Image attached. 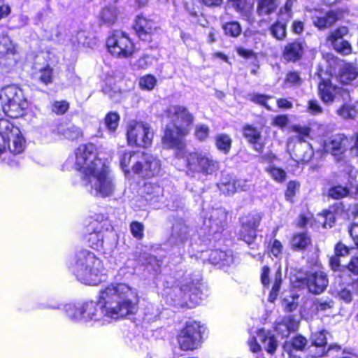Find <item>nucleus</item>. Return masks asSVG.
I'll return each mask as SVG.
<instances>
[{"label": "nucleus", "mask_w": 358, "mask_h": 358, "mask_svg": "<svg viewBox=\"0 0 358 358\" xmlns=\"http://www.w3.org/2000/svg\"><path fill=\"white\" fill-rule=\"evenodd\" d=\"M307 110L309 113L316 115L321 114L323 111L322 106L317 100H310L308 103Z\"/></svg>", "instance_id": "obj_59"}, {"label": "nucleus", "mask_w": 358, "mask_h": 358, "mask_svg": "<svg viewBox=\"0 0 358 358\" xmlns=\"http://www.w3.org/2000/svg\"><path fill=\"white\" fill-rule=\"evenodd\" d=\"M75 168L82 173V178L89 176L106 164L96 156V146L92 143L82 144L75 151Z\"/></svg>", "instance_id": "obj_7"}, {"label": "nucleus", "mask_w": 358, "mask_h": 358, "mask_svg": "<svg viewBox=\"0 0 358 358\" xmlns=\"http://www.w3.org/2000/svg\"><path fill=\"white\" fill-rule=\"evenodd\" d=\"M334 77L322 78L318 85V92L322 101L328 105L331 104L334 101L341 96L343 101L350 99V91L347 88L340 87L334 83Z\"/></svg>", "instance_id": "obj_9"}, {"label": "nucleus", "mask_w": 358, "mask_h": 358, "mask_svg": "<svg viewBox=\"0 0 358 358\" xmlns=\"http://www.w3.org/2000/svg\"><path fill=\"white\" fill-rule=\"evenodd\" d=\"M0 101L3 112L11 118L22 116L28 107L22 90L14 85H7L0 90Z\"/></svg>", "instance_id": "obj_6"}, {"label": "nucleus", "mask_w": 358, "mask_h": 358, "mask_svg": "<svg viewBox=\"0 0 358 358\" xmlns=\"http://www.w3.org/2000/svg\"><path fill=\"white\" fill-rule=\"evenodd\" d=\"M278 7L277 0H259L257 12L259 15H270Z\"/></svg>", "instance_id": "obj_32"}, {"label": "nucleus", "mask_w": 358, "mask_h": 358, "mask_svg": "<svg viewBox=\"0 0 358 358\" xmlns=\"http://www.w3.org/2000/svg\"><path fill=\"white\" fill-rule=\"evenodd\" d=\"M156 29L155 23L143 17L136 19V34L143 41L151 40V35Z\"/></svg>", "instance_id": "obj_22"}, {"label": "nucleus", "mask_w": 358, "mask_h": 358, "mask_svg": "<svg viewBox=\"0 0 358 358\" xmlns=\"http://www.w3.org/2000/svg\"><path fill=\"white\" fill-rule=\"evenodd\" d=\"M257 334L259 341L264 345L265 350L268 353L273 354L278 348V342L275 336L264 329H259Z\"/></svg>", "instance_id": "obj_24"}, {"label": "nucleus", "mask_w": 358, "mask_h": 358, "mask_svg": "<svg viewBox=\"0 0 358 358\" xmlns=\"http://www.w3.org/2000/svg\"><path fill=\"white\" fill-rule=\"evenodd\" d=\"M337 113L344 119H354L358 114V110L355 108V103L352 106L343 104L337 110Z\"/></svg>", "instance_id": "obj_42"}, {"label": "nucleus", "mask_w": 358, "mask_h": 358, "mask_svg": "<svg viewBox=\"0 0 358 358\" xmlns=\"http://www.w3.org/2000/svg\"><path fill=\"white\" fill-rule=\"evenodd\" d=\"M190 231V228L183 220L176 221L172 227L169 242L173 245L183 244L187 241Z\"/></svg>", "instance_id": "obj_18"}, {"label": "nucleus", "mask_w": 358, "mask_h": 358, "mask_svg": "<svg viewBox=\"0 0 358 358\" xmlns=\"http://www.w3.org/2000/svg\"><path fill=\"white\" fill-rule=\"evenodd\" d=\"M157 84L156 78L151 75H147L140 78L139 86L143 90H152Z\"/></svg>", "instance_id": "obj_47"}, {"label": "nucleus", "mask_w": 358, "mask_h": 358, "mask_svg": "<svg viewBox=\"0 0 358 358\" xmlns=\"http://www.w3.org/2000/svg\"><path fill=\"white\" fill-rule=\"evenodd\" d=\"M104 234L105 231L99 230L98 227L93 232L89 234L88 242L92 248L96 250L101 249L103 244Z\"/></svg>", "instance_id": "obj_36"}, {"label": "nucleus", "mask_w": 358, "mask_h": 358, "mask_svg": "<svg viewBox=\"0 0 358 358\" xmlns=\"http://www.w3.org/2000/svg\"><path fill=\"white\" fill-rule=\"evenodd\" d=\"M103 250L105 257L112 263H117L120 256L119 250L117 248L118 236L115 231L113 229L105 230L104 238L103 241Z\"/></svg>", "instance_id": "obj_14"}, {"label": "nucleus", "mask_w": 358, "mask_h": 358, "mask_svg": "<svg viewBox=\"0 0 358 358\" xmlns=\"http://www.w3.org/2000/svg\"><path fill=\"white\" fill-rule=\"evenodd\" d=\"M315 351L310 349V355L312 357H321L327 355V352L331 350H340L341 348L338 345H331L329 346L327 350H325V347H315Z\"/></svg>", "instance_id": "obj_53"}, {"label": "nucleus", "mask_w": 358, "mask_h": 358, "mask_svg": "<svg viewBox=\"0 0 358 358\" xmlns=\"http://www.w3.org/2000/svg\"><path fill=\"white\" fill-rule=\"evenodd\" d=\"M348 32L349 30L347 27H339L329 34L327 40L331 45H332L336 42L337 43V41L343 40V37L348 35Z\"/></svg>", "instance_id": "obj_38"}, {"label": "nucleus", "mask_w": 358, "mask_h": 358, "mask_svg": "<svg viewBox=\"0 0 358 358\" xmlns=\"http://www.w3.org/2000/svg\"><path fill=\"white\" fill-rule=\"evenodd\" d=\"M15 54L14 45L7 35L0 36V59Z\"/></svg>", "instance_id": "obj_35"}, {"label": "nucleus", "mask_w": 358, "mask_h": 358, "mask_svg": "<svg viewBox=\"0 0 358 358\" xmlns=\"http://www.w3.org/2000/svg\"><path fill=\"white\" fill-rule=\"evenodd\" d=\"M310 244V238L306 233L301 232L295 234L291 241L292 248L304 250Z\"/></svg>", "instance_id": "obj_34"}, {"label": "nucleus", "mask_w": 358, "mask_h": 358, "mask_svg": "<svg viewBox=\"0 0 358 358\" xmlns=\"http://www.w3.org/2000/svg\"><path fill=\"white\" fill-rule=\"evenodd\" d=\"M66 316L72 321H83V304L68 303L64 306Z\"/></svg>", "instance_id": "obj_31"}, {"label": "nucleus", "mask_w": 358, "mask_h": 358, "mask_svg": "<svg viewBox=\"0 0 358 358\" xmlns=\"http://www.w3.org/2000/svg\"><path fill=\"white\" fill-rule=\"evenodd\" d=\"M120 122V115L116 112H109L104 118V125L107 130L113 134L115 132Z\"/></svg>", "instance_id": "obj_37"}, {"label": "nucleus", "mask_w": 358, "mask_h": 358, "mask_svg": "<svg viewBox=\"0 0 358 358\" xmlns=\"http://www.w3.org/2000/svg\"><path fill=\"white\" fill-rule=\"evenodd\" d=\"M349 193V190L346 187L336 185L329 189L328 195L334 199H340L346 196Z\"/></svg>", "instance_id": "obj_45"}, {"label": "nucleus", "mask_w": 358, "mask_h": 358, "mask_svg": "<svg viewBox=\"0 0 358 358\" xmlns=\"http://www.w3.org/2000/svg\"><path fill=\"white\" fill-rule=\"evenodd\" d=\"M131 293L126 285H107L99 291L97 303H83V322L99 321L103 317L115 320L131 318L129 313L130 302L128 296Z\"/></svg>", "instance_id": "obj_1"}, {"label": "nucleus", "mask_w": 358, "mask_h": 358, "mask_svg": "<svg viewBox=\"0 0 358 358\" xmlns=\"http://www.w3.org/2000/svg\"><path fill=\"white\" fill-rule=\"evenodd\" d=\"M143 259H145V262L148 266H150L151 268L155 272L157 273L159 271L162 262L157 259L155 257L151 256L150 255L143 254L142 257Z\"/></svg>", "instance_id": "obj_51"}, {"label": "nucleus", "mask_w": 358, "mask_h": 358, "mask_svg": "<svg viewBox=\"0 0 358 358\" xmlns=\"http://www.w3.org/2000/svg\"><path fill=\"white\" fill-rule=\"evenodd\" d=\"M160 188L159 186L154 185L151 183L145 182L143 186L139 189V192L142 194L154 195L159 192Z\"/></svg>", "instance_id": "obj_57"}, {"label": "nucleus", "mask_w": 358, "mask_h": 358, "mask_svg": "<svg viewBox=\"0 0 358 358\" xmlns=\"http://www.w3.org/2000/svg\"><path fill=\"white\" fill-rule=\"evenodd\" d=\"M334 301L328 297L316 298L313 301L312 310L316 313H329L334 307Z\"/></svg>", "instance_id": "obj_26"}, {"label": "nucleus", "mask_w": 358, "mask_h": 358, "mask_svg": "<svg viewBox=\"0 0 358 358\" xmlns=\"http://www.w3.org/2000/svg\"><path fill=\"white\" fill-rule=\"evenodd\" d=\"M262 218V213L256 211L251 212L242 218V226L245 229L251 228L257 229Z\"/></svg>", "instance_id": "obj_33"}, {"label": "nucleus", "mask_w": 358, "mask_h": 358, "mask_svg": "<svg viewBox=\"0 0 358 358\" xmlns=\"http://www.w3.org/2000/svg\"><path fill=\"white\" fill-rule=\"evenodd\" d=\"M83 180L85 186L90 185V194L98 197L111 196L116 187L114 177L106 164L90 173L88 177L83 178Z\"/></svg>", "instance_id": "obj_4"}, {"label": "nucleus", "mask_w": 358, "mask_h": 358, "mask_svg": "<svg viewBox=\"0 0 358 358\" xmlns=\"http://www.w3.org/2000/svg\"><path fill=\"white\" fill-rule=\"evenodd\" d=\"M272 96L261 94H253L250 95V100L259 105L263 106L268 110H272L271 106L267 104V101Z\"/></svg>", "instance_id": "obj_49"}, {"label": "nucleus", "mask_w": 358, "mask_h": 358, "mask_svg": "<svg viewBox=\"0 0 358 358\" xmlns=\"http://www.w3.org/2000/svg\"><path fill=\"white\" fill-rule=\"evenodd\" d=\"M186 162L188 175H211L219 169V162L202 152H189L186 157Z\"/></svg>", "instance_id": "obj_8"}, {"label": "nucleus", "mask_w": 358, "mask_h": 358, "mask_svg": "<svg viewBox=\"0 0 358 358\" xmlns=\"http://www.w3.org/2000/svg\"><path fill=\"white\" fill-rule=\"evenodd\" d=\"M239 236L241 239L243 240L248 245H250L256 238V229L248 227V229H245V227L242 226Z\"/></svg>", "instance_id": "obj_48"}, {"label": "nucleus", "mask_w": 358, "mask_h": 358, "mask_svg": "<svg viewBox=\"0 0 358 358\" xmlns=\"http://www.w3.org/2000/svg\"><path fill=\"white\" fill-rule=\"evenodd\" d=\"M296 322L291 316L284 317L276 324L275 331L282 336H288L289 333L296 329Z\"/></svg>", "instance_id": "obj_28"}, {"label": "nucleus", "mask_w": 358, "mask_h": 358, "mask_svg": "<svg viewBox=\"0 0 358 358\" xmlns=\"http://www.w3.org/2000/svg\"><path fill=\"white\" fill-rule=\"evenodd\" d=\"M69 268L79 281L86 285L95 284V278L103 268L101 260L87 249L75 253L70 259Z\"/></svg>", "instance_id": "obj_3"}, {"label": "nucleus", "mask_w": 358, "mask_h": 358, "mask_svg": "<svg viewBox=\"0 0 358 358\" xmlns=\"http://www.w3.org/2000/svg\"><path fill=\"white\" fill-rule=\"evenodd\" d=\"M220 255H223V251L220 250H214L210 251L208 255V262L212 264H220Z\"/></svg>", "instance_id": "obj_64"}, {"label": "nucleus", "mask_w": 358, "mask_h": 358, "mask_svg": "<svg viewBox=\"0 0 358 358\" xmlns=\"http://www.w3.org/2000/svg\"><path fill=\"white\" fill-rule=\"evenodd\" d=\"M58 130L59 133L61 134L65 138L71 141L78 139L83 134L80 128L71 124L61 125L58 128Z\"/></svg>", "instance_id": "obj_30"}, {"label": "nucleus", "mask_w": 358, "mask_h": 358, "mask_svg": "<svg viewBox=\"0 0 358 358\" xmlns=\"http://www.w3.org/2000/svg\"><path fill=\"white\" fill-rule=\"evenodd\" d=\"M293 4H294L293 0H287L285 6L280 9V12H279L280 15L282 16L285 15L286 20H288L292 16V8Z\"/></svg>", "instance_id": "obj_60"}, {"label": "nucleus", "mask_w": 358, "mask_h": 358, "mask_svg": "<svg viewBox=\"0 0 358 358\" xmlns=\"http://www.w3.org/2000/svg\"><path fill=\"white\" fill-rule=\"evenodd\" d=\"M110 53L119 58H127L132 55L134 51V43L128 35L121 31L115 30L106 41Z\"/></svg>", "instance_id": "obj_10"}, {"label": "nucleus", "mask_w": 358, "mask_h": 358, "mask_svg": "<svg viewBox=\"0 0 358 358\" xmlns=\"http://www.w3.org/2000/svg\"><path fill=\"white\" fill-rule=\"evenodd\" d=\"M117 18V9L115 7L111 6H106L103 8L99 15L100 24L107 26L113 24L116 22Z\"/></svg>", "instance_id": "obj_29"}, {"label": "nucleus", "mask_w": 358, "mask_h": 358, "mask_svg": "<svg viewBox=\"0 0 358 358\" xmlns=\"http://www.w3.org/2000/svg\"><path fill=\"white\" fill-rule=\"evenodd\" d=\"M136 174L143 178H151L157 176L161 168L160 161L151 154L136 151Z\"/></svg>", "instance_id": "obj_12"}, {"label": "nucleus", "mask_w": 358, "mask_h": 358, "mask_svg": "<svg viewBox=\"0 0 358 358\" xmlns=\"http://www.w3.org/2000/svg\"><path fill=\"white\" fill-rule=\"evenodd\" d=\"M227 213L223 208L212 210L204 220L203 224L213 234L222 231L227 223Z\"/></svg>", "instance_id": "obj_16"}, {"label": "nucleus", "mask_w": 358, "mask_h": 358, "mask_svg": "<svg viewBox=\"0 0 358 358\" xmlns=\"http://www.w3.org/2000/svg\"><path fill=\"white\" fill-rule=\"evenodd\" d=\"M299 187V184L296 181H289L287 184L285 192V198L287 201H292L296 190Z\"/></svg>", "instance_id": "obj_56"}, {"label": "nucleus", "mask_w": 358, "mask_h": 358, "mask_svg": "<svg viewBox=\"0 0 358 358\" xmlns=\"http://www.w3.org/2000/svg\"><path fill=\"white\" fill-rule=\"evenodd\" d=\"M129 262L127 263V264L122 267H121L117 274L115 276V282H111L109 285H126L129 289L131 294L128 296V299L129 301L130 307L129 308V313L132 316L133 315V309H134V303L133 299L134 298V290L131 284L134 279V267L132 265H129ZM132 264L131 262H130Z\"/></svg>", "instance_id": "obj_13"}, {"label": "nucleus", "mask_w": 358, "mask_h": 358, "mask_svg": "<svg viewBox=\"0 0 358 358\" xmlns=\"http://www.w3.org/2000/svg\"><path fill=\"white\" fill-rule=\"evenodd\" d=\"M271 31L274 37L282 40L286 35L285 25L280 22H276L271 27Z\"/></svg>", "instance_id": "obj_50"}, {"label": "nucleus", "mask_w": 358, "mask_h": 358, "mask_svg": "<svg viewBox=\"0 0 358 358\" xmlns=\"http://www.w3.org/2000/svg\"><path fill=\"white\" fill-rule=\"evenodd\" d=\"M306 280L308 291L314 294H322L329 285L327 275L323 271H316L308 274Z\"/></svg>", "instance_id": "obj_17"}, {"label": "nucleus", "mask_w": 358, "mask_h": 358, "mask_svg": "<svg viewBox=\"0 0 358 358\" xmlns=\"http://www.w3.org/2000/svg\"><path fill=\"white\" fill-rule=\"evenodd\" d=\"M220 190L224 194H234L236 192V180L223 177L218 184Z\"/></svg>", "instance_id": "obj_40"}, {"label": "nucleus", "mask_w": 358, "mask_h": 358, "mask_svg": "<svg viewBox=\"0 0 358 358\" xmlns=\"http://www.w3.org/2000/svg\"><path fill=\"white\" fill-rule=\"evenodd\" d=\"M165 112L172 127H166L164 143L171 148L182 150L185 147L183 138L190 132L194 117L185 106L181 105H170Z\"/></svg>", "instance_id": "obj_2"}, {"label": "nucleus", "mask_w": 358, "mask_h": 358, "mask_svg": "<svg viewBox=\"0 0 358 358\" xmlns=\"http://www.w3.org/2000/svg\"><path fill=\"white\" fill-rule=\"evenodd\" d=\"M69 104L66 101H56L52 103V110L57 115L64 114L69 109Z\"/></svg>", "instance_id": "obj_54"}, {"label": "nucleus", "mask_w": 358, "mask_h": 358, "mask_svg": "<svg viewBox=\"0 0 358 358\" xmlns=\"http://www.w3.org/2000/svg\"><path fill=\"white\" fill-rule=\"evenodd\" d=\"M267 171L275 181L282 182L285 179L286 173L282 169L271 166L267 169Z\"/></svg>", "instance_id": "obj_52"}, {"label": "nucleus", "mask_w": 358, "mask_h": 358, "mask_svg": "<svg viewBox=\"0 0 358 358\" xmlns=\"http://www.w3.org/2000/svg\"><path fill=\"white\" fill-rule=\"evenodd\" d=\"M348 139L342 134L331 136L324 143V150L326 152L331 153L336 160H340L341 157L348 149Z\"/></svg>", "instance_id": "obj_15"}, {"label": "nucleus", "mask_w": 358, "mask_h": 358, "mask_svg": "<svg viewBox=\"0 0 358 358\" xmlns=\"http://www.w3.org/2000/svg\"><path fill=\"white\" fill-rule=\"evenodd\" d=\"M24 147L25 141L20 129L8 120L0 119V156L20 155Z\"/></svg>", "instance_id": "obj_5"}, {"label": "nucleus", "mask_w": 358, "mask_h": 358, "mask_svg": "<svg viewBox=\"0 0 358 358\" xmlns=\"http://www.w3.org/2000/svg\"><path fill=\"white\" fill-rule=\"evenodd\" d=\"M285 81L293 85H299L302 83V80L297 72L292 71L287 74Z\"/></svg>", "instance_id": "obj_63"}, {"label": "nucleus", "mask_w": 358, "mask_h": 358, "mask_svg": "<svg viewBox=\"0 0 358 358\" xmlns=\"http://www.w3.org/2000/svg\"><path fill=\"white\" fill-rule=\"evenodd\" d=\"M215 144L217 149L224 153H228L231 146V139L227 134H219L215 138Z\"/></svg>", "instance_id": "obj_39"}, {"label": "nucleus", "mask_w": 358, "mask_h": 358, "mask_svg": "<svg viewBox=\"0 0 358 358\" xmlns=\"http://www.w3.org/2000/svg\"><path fill=\"white\" fill-rule=\"evenodd\" d=\"M153 131L148 124L136 122V146L147 148L152 144Z\"/></svg>", "instance_id": "obj_20"}, {"label": "nucleus", "mask_w": 358, "mask_h": 358, "mask_svg": "<svg viewBox=\"0 0 358 358\" xmlns=\"http://www.w3.org/2000/svg\"><path fill=\"white\" fill-rule=\"evenodd\" d=\"M201 326L196 321H188L180 331L178 341L183 350H194L199 345L201 339Z\"/></svg>", "instance_id": "obj_11"}, {"label": "nucleus", "mask_w": 358, "mask_h": 358, "mask_svg": "<svg viewBox=\"0 0 358 358\" xmlns=\"http://www.w3.org/2000/svg\"><path fill=\"white\" fill-rule=\"evenodd\" d=\"M327 332L321 331L313 333L311 335V342L315 347H325L327 344Z\"/></svg>", "instance_id": "obj_46"}, {"label": "nucleus", "mask_w": 358, "mask_h": 358, "mask_svg": "<svg viewBox=\"0 0 358 358\" xmlns=\"http://www.w3.org/2000/svg\"><path fill=\"white\" fill-rule=\"evenodd\" d=\"M351 285H348L347 287L342 289L338 292L339 298L346 303H350L352 300V289Z\"/></svg>", "instance_id": "obj_61"}, {"label": "nucleus", "mask_w": 358, "mask_h": 358, "mask_svg": "<svg viewBox=\"0 0 358 358\" xmlns=\"http://www.w3.org/2000/svg\"><path fill=\"white\" fill-rule=\"evenodd\" d=\"M305 44L301 41H294L287 44L282 51V57L287 62H296L303 55Z\"/></svg>", "instance_id": "obj_21"}, {"label": "nucleus", "mask_w": 358, "mask_h": 358, "mask_svg": "<svg viewBox=\"0 0 358 358\" xmlns=\"http://www.w3.org/2000/svg\"><path fill=\"white\" fill-rule=\"evenodd\" d=\"M243 136L250 143H257L261 138L260 132L250 125L244 127Z\"/></svg>", "instance_id": "obj_41"}, {"label": "nucleus", "mask_w": 358, "mask_h": 358, "mask_svg": "<svg viewBox=\"0 0 358 358\" xmlns=\"http://www.w3.org/2000/svg\"><path fill=\"white\" fill-rule=\"evenodd\" d=\"M294 152L296 160L303 162H308L313 156V151L310 145L305 141H302L301 138L295 145Z\"/></svg>", "instance_id": "obj_25"}, {"label": "nucleus", "mask_w": 358, "mask_h": 358, "mask_svg": "<svg viewBox=\"0 0 358 358\" xmlns=\"http://www.w3.org/2000/svg\"><path fill=\"white\" fill-rule=\"evenodd\" d=\"M333 48L338 52L348 55L352 52V46L348 41L343 39L331 45Z\"/></svg>", "instance_id": "obj_44"}, {"label": "nucleus", "mask_w": 358, "mask_h": 358, "mask_svg": "<svg viewBox=\"0 0 358 358\" xmlns=\"http://www.w3.org/2000/svg\"><path fill=\"white\" fill-rule=\"evenodd\" d=\"M307 339L301 336L298 335L292 338V345L297 350H303L307 345Z\"/></svg>", "instance_id": "obj_58"}, {"label": "nucleus", "mask_w": 358, "mask_h": 358, "mask_svg": "<svg viewBox=\"0 0 358 358\" xmlns=\"http://www.w3.org/2000/svg\"><path fill=\"white\" fill-rule=\"evenodd\" d=\"M132 157L131 152L124 153L120 159V166L125 175L129 173V165Z\"/></svg>", "instance_id": "obj_62"}, {"label": "nucleus", "mask_w": 358, "mask_h": 358, "mask_svg": "<svg viewBox=\"0 0 358 358\" xmlns=\"http://www.w3.org/2000/svg\"><path fill=\"white\" fill-rule=\"evenodd\" d=\"M222 29L226 35L232 37L238 36L242 31L241 25L236 22H227L222 25Z\"/></svg>", "instance_id": "obj_43"}, {"label": "nucleus", "mask_w": 358, "mask_h": 358, "mask_svg": "<svg viewBox=\"0 0 358 358\" xmlns=\"http://www.w3.org/2000/svg\"><path fill=\"white\" fill-rule=\"evenodd\" d=\"M311 18L315 27L320 30L331 27L338 20V13L334 10H329L325 13L315 11Z\"/></svg>", "instance_id": "obj_19"}, {"label": "nucleus", "mask_w": 358, "mask_h": 358, "mask_svg": "<svg viewBox=\"0 0 358 358\" xmlns=\"http://www.w3.org/2000/svg\"><path fill=\"white\" fill-rule=\"evenodd\" d=\"M358 77V65L348 63L344 64L339 70L338 74L334 76L335 80L346 85Z\"/></svg>", "instance_id": "obj_23"}, {"label": "nucleus", "mask_w": 358, "mask_h": 358, "mask_svg": "<svg viewBox=\"0 0 358 358\" xmlns=\"http://www.w3.org/2000/svg\"><path fill=\"white\" fill-rule=\"evenodd\" d=\"M33 77L35 80L48 85L53 81V69L50 64H46L45 66L39 69L36 68Z\"/></svg>", "instance_id": "obj_27"}, {"label": "nucleus", "mask_w": 358, "mask_h": 358, "mask_svg": "<svg viewBox=\"0 0 358 358\" xmlns=\"http://www.w3.org/2000/svg\"><path fill=\"white\" fill-rule=\"evenodd\" d=\"M210 129L205 124H197L195 127V136L199 141L206 140L209 134Z\"/></svg>", "instance_id": "obj_55"}]
</instances>
